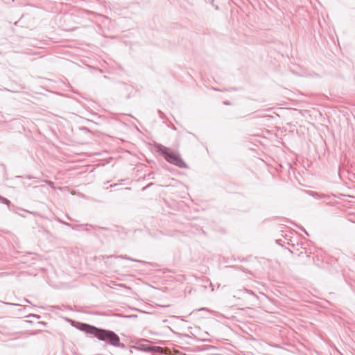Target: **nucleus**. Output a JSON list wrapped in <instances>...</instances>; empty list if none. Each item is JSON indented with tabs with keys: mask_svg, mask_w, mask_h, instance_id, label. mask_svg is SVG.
Listing matches in <instances>:
<instances>
[{
	"mask_svg": "<svg viewBox=\"0 0 355 355\" xmlns=\"http://www.w3.org/2000/svg\"><path fill=\"white\" fill-rule=\"evenodd\" d=\"M75 327L87 334H92L98 340L116 347L124 349L125 345L120 342L119 336L113 331L98 328L86 323L76 322Z\"/></svg>",
	"mask_w": 355,
	"mask_h": 355,
	"instance_id": "nucleus-1",
	"label": "nucleus"
},
{
	"mask_svg": "<svg viewBox=\"0 0 355 355\" xmlns=\"http://www.w3.org/2000/svg\"><path fill=\"white\" fill-rule=\"evenodd\" d=\"M155 148L156 151L159 153L169 163L182 168H187V164L183 161L179 154L170 152L168 148L160 144H156Z\"/></svg>",
	"mask_w": 355,
	"mask_h": 355,
	"instance_id": "nucleus-2",
	"label": "nucleus"
},
{
	"mask_svg": "<svg viewBox=\"0 0 355 355\" xmlns=\"http://www.w3.org/2000/svg\"><path fill=\"white\" fill-rule=\"evenodd\" d=\"M116 259H127V260H130V261H135V262H139V263H148L146 261H142V260H138V259H135L133 258H131L130 257H127L126 255L125 256H123V255H120V256H117L116 257Z\"/></svg>",
	"mask_w": 355,
	"mask_h": 355,
	"instance_id": "nucleus-3",
	"label": "nucleus"
},
{
	"mask_svg": "<svg viewBox=\"0 0 355 355\" xmlns=\"http://www.w3.org/2000/svg\"><path fill=\"white\" fill-rule=\"evenodd\" d=\"M0 202H2V203H4L6 205H7L8 207L10 204V201L9 200H8L7 198L0 196Z\"/></svg>",
	"mask_w": 355,
	"mask_h": 355,
	"instance_id": "nucleus-4",
	"label": "nucleus"
},
{
	"mask_svg": "<svg viewBox=\"0 0 355 355\" xmlns=\"http://www.w3.org/2000/svg\"><path fill=\"white\" fill-rule=\"evenodd\" d=\"M243 292L245 293L249 294V295L253 296L254 297H256L255 294L252 291H249L248 289H245V290L243 291Z\"/></svg>",
	"mask_w": 355,
	"mask_h": 355,
	"instance_id": "nucleus-5",
	"label": "nucleus"
},
{
	"mask_svg": "<svg viewBox=\"0 0 355 355\" xmlns=\"http://www.w3.org/2000/svg\"><path fill=\"white\" fill-rule=\"evenodd\" d=\"M61 223L67 226H69V227H71V225L69 223H67V222H63V221H61Z\"/></svg>",
	"mask_w": 355,
	"mask_h": 355,
	"instance_id": "nucleus-6",
	"label": "nucleus"
},
{
	"mask_svg": "<svg viewBox=\"0 0 355 355\" xmlns=\"http://www.w3.org/2000/svg\"><path fill=\"white\" fill-rule=\"evenodd\" d=\"M225 105H230V103L229 101H225Z\"/></svg>",
	"mask_w": 355,
	"mask_h": 355,
	"instance_id": "nucleus-7",
	"label": "nucleus"
},
{
	"mask_svg": "<svg viewBox=\"0 0 355 355\" xmlns=\"http://www.w3.org/2000/svg\"><path fill=\"white\" fill-rule=\"evenodd\" d=\"M303 231L305 232V234H308L307 232H306L305 230H303Z\"/></svg>",
	"mask_w": 355,
	"mask_h": 355,
	"instance_id": "nucleus-8",
	"label": "nucleus"
},
{
	"mask_svg": "<svg viewBox=\"0 0 355 355\" xmlns=\"http://www.w3.org/2000/svg\"><path fill=\"white\" fill-rule=\"evenodd\" d=\"M353 260L355 261V256L353 257Z\"/></svg>",
	"mask_w": 355,
	"mask_h": 355,
	"instance_id": "nucleus-9",
	"label": "nucleus"
}]
</instances>
